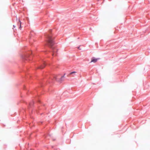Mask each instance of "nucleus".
I'll return each instance as SVG.
<instances>
[{
    "instance_id": "obj_4",
    "label": "nucleus",
    "mask_w": 150,
    "mask_h": 150,
    "mask_svg": "<svg viewBox=\"0 0 150 150\" xmlns=\"http://www.w3.org/2000/svg\"><path fill=\"white\" fill-rule=\"evenodd\" d=\"M45 66V63H44L43 65L41 66L40 67H39L38 68L40 69H42L44 68Z\"/></svg>"
},
{
    "instance_id": "obj_5",
    "label": "nucleus",
    "mask_w": 150,
    "mask_h": 150,
    "mask_svg": "<svg viewBox=\"0 0 150 150\" xmlns=\"http://www.w3.org/2000/svg\"><path fill=\"white\" fill-rule=\"evenodd\" d=\"M57 51V50H53V54H52V56H54V53L56 52V51Z\"/></svg>"
},
{
    "instance_id": "obj_3",
    "label": "nucleus",
    "mask_w": 150,
    "mask_h": 150,
    "mask_svg": "<svg viewBox=\"0 0 150 150\" xmlns=\"http://www.w3.org/2000/svg\"><path fill=\"white\" fill-rule=\"evenodd\" d=\"M100 58H96L94 57H93L91 59V61L90 62H96Z\"/></svg>"
},
{
    "instance_id": "obj_7",
    "label": "nucleus",
    "mask_w": 150,
    "mask_h": 150,
    "mask_svg": "<svg viewBox=\"0 0 150 150\" xmlns=\"http://www.w3.org/2000/svg\"><path fill=\"white\" fill-rule=\"evenodd\" d=\"M19 22H20V27H19V28L20 29H21V22L19 20Z\"/></svg>"
},
{
    "instance_id": "obj_2",
    "label": "nucleus",
    "mask_w": 150,
    "mask_h": 150,
    "mask_svg": "<svg viewBox=\"0 0 150 150\" xmlns=\"http://www.w3.org/2000/svg\"><path fill=\"white\" fill-rule=\"evenodd\" d=\"M64 77V76H60L59 75H54V78L58 81H61L62 80V79Z\"/></svg>"
},
{
    "instance_id": "obj_6",
    "label": "nucleus",
    "mask_w": 150,
    "mask_h": 150,
    "mask_svg": "<svg viewBox=\"0 0 150 150\" xmlns=\"http://www.w3.org/2000/svg\"><path fill=\"white\" fill-rule=\"evenodd\" d=\"M76 71H73L71 72L69 75H71L74 74L76 73Z\"/></svg>"
},
{
    "instance_id": "obj_1",
    "label": "nucleus",
    "mask_w": 150,
    "mask_h": 150,
    "mask_svg": "<svg viewBox=\"0 0 150 150\" xmlns=\"http://www.w3.org/2000/svg\"><path fill=\"white\" fill-rule=\"evenodd\" d=\"M54 38L52 37L51 35H48L47 37V42H48V45L52 49H53L54 47L52 46L54 44V42L53 41V40Z\"/></svg>"
},
{
    "instance_id": "obj_8",
    "label": "nucleus",
    "mask_w": 150,
    "mask_h": 150,
    "mask_svg": "<svg viewBox=\"0 0 150 150\" xmlns=\"http://www.w3.org/2000/svg\"><path fill=\"white\" fill-rule=\"evenodd\" d=\"M78 49H79V50H81V49L80 48V47H78Z\"/></svg>"
}]
</instances>
